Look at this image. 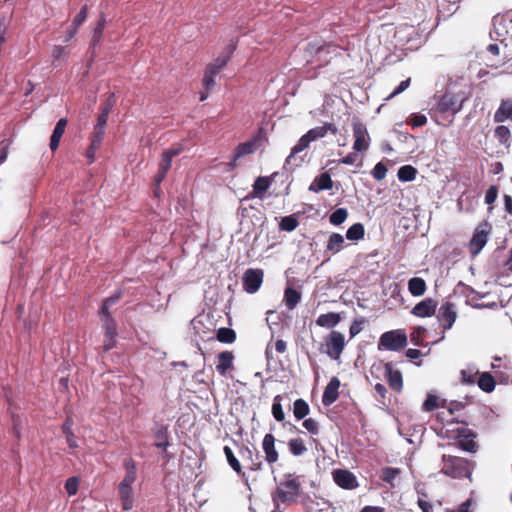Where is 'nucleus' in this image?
I'll list each match as a JSON object with an SVG mask.
<instances>
[{
  "label": "nucleus",
  "mask_w": 512,
  "mask_h": 512,
  "mask_svg": "<svg viewBox=\"0 0 512 512\" xmlns=\"http://www.w3.org/2000/svg\"><path fill=\"white\" fill-rule=\"evenodd\" d=\"M463 99L459 98H439L437 104L431 108L430 115L440 124L442 121L451 122L453 117L462 108Z\"/></svg>",
  "instance_id": "nucleus-4"
},
{
  "label": "nucleus",
  "mask_w": 512,
  "mask_h": 512,
  "mask_svg": "<svg viewBox=\"0 0 512 512\" xmlns=\"http://www.w3.org/2000/svg\"><path fill=\"white\" fill-rule=\"evenodd\" d=\"M283 397L282 395H276L273 399L272 404V415L278 422H283L285 420V413L282 408V402Z\"/></svg>",
  "instance_id": "nucleus-43"
},
{
  "label": "nucleus",
  "mask_w": 512,
  "mask_h": 512,
  "mask_svg": "<svg viewBox=\"0 0 512 512\" xmlns=\"http://www.w3.org/2000/svg\"><path fill=\"white\" fill-rule=\"evenodd\" d=\"M87 18V6H83L79 13L75 16L72 26L78 28Z\"/></svg>",
  "instance_id": "nucleus-60"
},
{
  "label": "nucleus",
  "mask_w": 512,
  "mask_h": 512,
  "mask_svg": "<svg viewBox=\"0 0 512 512\" xmlns=\"http://www.w3.org/2000/svg\"><path fill=\"white\" fill-rule=\"evenodd\" d=\"M352 128L354 137L353 149L360 153L366 152L369 149L371 141L366 125L356 120L353 122Z\"/></svg>",
  "instance_id": "nucleus-9"
},
{
  "label": "nucleus",
  "mask_w": 512,
  "mask_h": 512,
  "mask_svg": "<svg viewBox=\"0 0 512 512\" xmlns=\"http://www.w3.org/2000/svg\"><path fill=\"white\" fill-rule=\"evenodd\" d=\"M470 80L464 76H452L444 81V90L441 96H467L471 93Z\"/></svg>",
  "instance_id": "nucleus-7"
},
{
  "label": "nucleus",
  "mask_w": 512,
  "mask_h": 512,
  "mask_svg": "<svg viewBox=\"0 0 512 512\" xmlns=\"http://www.w3.org/2000/svg\"><path fill=\"white\" fill-rule=\"evenodd\" d=\"M374 389H375L377 395L379 396V402H381L382 404H385V400L387 398V393H388L386 387L381 383H377L374 386Z\"/></svg>",
  "instance_id": "nucleus-62"
},
{
  "label": "nucleus",
  "mask_w": 512,
  "mask_h": 512,
  "mask_svg": "<svg viewBox=\"0 0 512 512\" xmlns=\"http://www.w3.org/2000/svg\"><path fill=\"white\" fill-rule=\"evenodd\" d=\"M344 245V237L339 233H332L327 241L326 251L336 254L344 248Z\"/></svg>",
  "instance_id": "nucleus-32"
},
{
  "label": "nucleus",
  "mask_w": 512,
  "mask_h": 512,
  "mask_svg": "<svg viewBox=\"0 0 512 512\" xmlns=\"http://www.w3.org/2000/svg\"><path fill=\"white\" fill-rule=\"evenodd\" d=\"M276 439L273 434H265L262 440V450L264 452L265 461L273 468V465L279 460V452L275 446Z\"/></svg>",
  "instance_id": "nucleus-16"
},
{
  "label": "nucleus",
  "mask_w": 512,
  "mask_h": 512,
  "mask_svg": "<svg viewBox=\"0 0 512 512\" xmlns=\"http://www.w3.org/2000/svg\"><path fill=\"white\" fill-rule=\"evenodd\" d=\"M475 468L476 462L468 458L449 454H443L441 457L440 473L452 479H467L472 483Z\"/></svg>",
  "instance_id": "nucleus-1"
},
{
  "label": "nucleus",
  "mask_w": 512,
  "mask_h": 512,
  "mask_svg": "<svg viewBox=\"0 0 512 512\" xmlns=\"http://www.w3.org/2000/svg\"><path fill=\"white\" fill-rule=\"evenodd\" d=\"M333 184L334 183L330 174L328 172H324L315 177V179L309 185L308 190L313 193H319L320 191L332 189Z\"/></svg>",
  "instance_id": "nucleus-21"
},
{
  "label": "nucleus",
  "mask_w": 512,
  "mask_h": 512,
  "mask_svg": "<svg viewBox=\"0 0 512 512\" xmlns=\"http://www.w3.org/2000/svg\"><path fill=\"white\" fill-rule=\"evenodd\" d=\"M506 120H512V102L510 100H503L494 114L495 122L500 123Z\"/></svg>",
  "instance_id": "nucleus-30"
},
{
  "label": "nucleus",
  "mask_w": 512,
  "mask_h": 512,
  "mask_svg": "<svg viewBox=\"0 0 512 512\" xmlns=\"http://www.w3.org/2000/svg\"><path fill=\"white\" fill-rule=\"evenodd\" d=\"M455 440V446L465 452L475 454L479 450V444L476 441L477 434L469 428L460 427L452 431Z\"/></svg>",
  "instance_id": "nucleus-5"
},
{
  "label": "nucleus",
  "mask_w": 512,
  "mask_h": 512,
  "mask_svg": "<svg viewBox=\"0 0 512 512\" xmlns=\"http://www.w3.org/2000/svg\"><path fill=\"white\" fill-rule=\"evenodd\" d=\"M102 324V329L104 334H118L117 333V325L114 318H106L100 320Z\"/></svg>",
  "instance_id": "nucleus-55"
},
{
  "label": "nucleus",
  "mask_w": 512,
  "mask_h": 512,
  "mask_svg": "<svg viewBox=\"0 0 512 512\" xmlns=\"http://www.w3.org/2000/svg\"><path fill=\"white\" fill-rule=\"evenodd\" d=\"M223 68L219 66L216 62H211L207 65L204 76H203V86L206 90V93L212 91L215 86V77L219 74V72Z\"/></svg>",
  "instance_id": "nucleus-20"
},
{
  "label": "nucleus",
  "mask_w": 512,
  "mask_h": 512,
  "mask_svg": "<svg viewBox=\"0 0 512 512\" xmlns=\"http://www.w3.org/2000/svg\"><path fill=\"white\" fill-rule=\"evenodd\" d=\"M223 452L225 454L226 460L231 467V469L245 482H248V477L245 471H243V467L240 461L235 456L233 450L229 446H224Z\"/></svg>",
  "instance_id": "nucleus-22"
},
{
  "label": "nucleus",
  "mask_w": 512,
  "mask_h": 512,
  "mask_svg": "<svg viewBox=\"0 0 512 512\" xmlns=\"http://www.w3.org/2000/svg\"><path fill=\"white\" fill-rule=\"evenodd\" d=\"M288 449L289 452L295 457L305 454L308 450L305 441L300 437L291 438L288 441Z\"/></svg>",
  "instance_id": "nucleus-36"
},
{
  "label": "nucleus",
  "mask_w": 512,
  "mask_h": 512,
  "mask_svg": "<svg viewBox=\"0 0 512 512\" xmlns=\"http://www.w3.org/2000/svg\"><path fill=\"white\" fill-rule=\"evenodd\" d=\"M73 419L68 416L62 425V432L65 435L68 446L72 449L78 448L77 438L73 433Z\"/></svg>",
  "instance_id": "nucleus-31"
},
{
  "label": "nucleus",
  "mask_w": 512,
  "mask_h": 512,
  "mask_svg": "<svg viewBox=\"0 0 512 512\" xmlns=\"http://www.w3.org/2000/svg\"><path fill=\"white\" fill-rule=\"evenodd\" d=\"M302 426L309 432L311 435H317L320 431V425L317 420L314 418L304 419Z\"/></svg>",
  "instance_id": "nucleus-54"
},
{
  "label": "nucleus",
  "mask_w": 512,
  "mask_h": 512,
  "mask_svg": "<svg viewBox=\"0 0 512 512\" xmlns=\"http://www.w3.org/2000/svg\"><path fill=\"white\" fill-rule=\"evenodd\" d=\"M348 217V211L345 208L336 209L329 217L331 224L338 226L341 225Z\"/></svg>",
  "instance_id": "nucleus-47"
},
{
  "label": "nucleus",
  "mask_w": 512,
  "mask_h": 512,
  "mask_svg": "<svg viewBox=\"0 0 512 512\" xmlns=\"http://www.w3.org/2000/svg\"><path fill=\"white\" fill-rule=\"evenodd\" d=\"M116 337H117V334H104L103 346H102V350L104 353L110 351L111 349H113L116 346V344H117Z\"/></svg>",
  "instance_id": "nucleus-56"
},
{
  "label": "nucleus",
  "mask_w": 512,
  "mask_h": 512,
  "mask_svg": "<svg viewBox=\"0 0 512 512\" xmlns=\"http://www.w3.org/2000/svg\"><path fill=\"white\" fill-rule=\"evenodd\" d=\"M371 173L375 180L381 181L386 177L387 168L382 162H379L374 166Z\"/></svg>",
  "instance_id": "nucleus-57"
},
{
  "label": "nucleus",
  "mask_w": 512,
  "mask_h": 512,
  "mask_svg": "<svg viewBox=\"0 0 512 512\" xmlns=\"http://www.w3.org/2000/svg\"><path fill=\"white\" fill-rule=\"evenodd\" d=\"M301 300V293L288 287L284 291V302L288 309L293 310Z\"/></svg>",
  "instance_id": "nucleus-37"
},
{
  "label": "nucleus",
  "mask_w": 512,
  "mask_h": 512,
  "mask_svg": "<svg viewBox=\"0 0 512 512\" xmlns=\"http://www.w3.org/2000/svg\"><path fill=\"white\" fill-rule=\"evenodd\" d=\"M216 338L221 343H233L236 340V332L227 327H222L217 330Z\"/></svg>",
  "instance_id": "nucleus-41"
},
{
  "label": "nucleus",
  "mask_w": 512,
  "mask_h": 512,
  "mask_svg": "<svg viewBox=\"0 0 512 512\" xmlns=\"http://www.w3.org/2000/svg\"><path fill=\"white\" fill-rule=\"evenodd\" d=\"M494 136L501 144L508 143L511 133L508 127L504 125L497 126L494 130Z\"/></svg>",
  "instance_id": "nucleus-48"
},
{
  "label": "nucleus",
  "mask_w": 512,
  "mask_h": 512,
  "mask_svg": "<svg viewBox=\"0 0 512 512\" xmlns=\"http://www.w3.org/2000/svg\"><path fill=\"white\" fill-rule=\"evenodd\" d=\"M66 126L67 119L65 118L59 119V121L56 123V126L50 138V148L52 151H55L58 148L60 140L65 132Z\"/></svg>",
  "instance_id": "nucleus-26"
},
{
  "label": "nucleus",
  "mask_w": 512,
  "mask_h": 512,
  "mask_svg": "<svg viewBox=\"0 0 512 512\" xmlns=\"http://www.w3.org/2000/svg\"><path fill=\"white\" fill-rule=\"evenodd\" d=\"M460 374H461V382L463 384L471 385V384L476 383V377H477V375H479V372L468 368V369L461 370Z\"/></svg>",
  "instance_id": "nucleus-50"
},
{
  "label": "nucleus",
  "mask_w": 512,
  "mask_h": 512,
  "mask_svg": "<svg viewBox=\"0 0 512 512\" xmlns=\"http://www.w3.org/2000/svg\"><path fill=\"white\" fill-rule=\"evenodd\" d=\"M385 370V378L389 385V387L397 392L400 393L403 390V376L402 373L394 369V365L392 362H387L384 365Z\"/></svg>",
  "instance_id": "nucleus-17"
},
{
  "label": "nucleus",
  "mask_w": 512,
  "mask_h": 512,
  "mask_svg": "<svg viewBox=\"0 0 512 512\" xmlns=\"http://www.w3.org/2000/svg\"><path fill=\"white\" fill-rule=\"evenodd\" d=\"M332 477L336 485L342 489L354 490L359 487L356 476L348 469H334Z\"/></svg>",
  "instance_id": "nucleus-13"
},
{
  "label": "nucleus",
  "mask_w": 512,
  "mask_h": 512,
  "mask_svg": "<svg viewBox=\"0 0 512 512\" xmlns=\"http://www.w3.org/2000/svg\"><path fill=\"white\" fill-rule=\"evenodd\" d=\"M437 307V300L427 297L412 308L411 314L418 318L432 317L436 314Z\"/></svg>",
  "instance_id": "nucleus-14"
},
{
  "label": "nucleus",
  "mask_w": 512,
  "mask_h": 512,
  "mask_svg": "<svg viewBox=\"0 0 512 512\" xmlns=\"http://www.w3.org/2000/svg\"><path fill=\"white\" fill-rule=\"evenodd\" d=\"M437 319L443 328V332L451 329L457 319L455 304L450 301L442 303L438 310Z\"/></svg>",
  "instance_id": "nucleus-12"
},
{
  "label": "nucleus",
  "mask_w": 512,
  "mask_h": 512,
  "mask_svg": "<svg viewBox=\"0 0 512 512\" xmlns=\"http://www.w3.org/2000/svg\"><path fill=\"white\" fill-rule=\"evenodd\" d=\"M155 438H156V442L154 444L155 447L158 449H161L164 452L165 458H169L170 455L167 452V447L170 444L169 440H168V428L165 426L160 427L155 432Z\"/></svg>",
  "instance_id": "nucleus-29"
},
{
  "label": "nucleus",
  "mask_w": 512,
  "mask_h": 512,
  "mask_svg": "<svg viewBox=\"0 0 512 512\" xmlns=\"http://www.w3.org/2000/svg\"><path fill=\"white\" fill-rule=\"evenodd\" d=\"M328 133L336 135L338 133L337 127L332 123H325L322 126L310 129L307 132V137H310L312 141L325 137Z\"/></svg>",
  "instance_id": "nucleus-25"
},
{
  "label": "nucleus",
  "mask_w": 512,
  "mask_h": 512,
  "mask_svg": "<svg viewBox=\"0 0 512 512\" xmlns=\"http://www.w3.org/2000/svg\"><path fill=\"white\" fill-rule=\"evenodd\" d=\"M67 54L68 53H67L66 49L60 45L55 46L52 51V57H53L54 61L61 60L62 58L66 57Z\"/></svg>",
  "instance_id": "nucleus-63"
},
{
  "label": "nucleus",
  "mask_w": 512,
  "mask_h": 512,
  "mask_svg": "<svg viewBox=\"0 0 512 512\" xmlns=\"http://www.w3.org/2000/svg\"><path fill=\"white\" fill-rule=\"evenodd\" d=\"M120 293L110 296L108 298H105L102 301L100 310H99V318L100 320L106 319V318H113L112 314L109 311V308L115 305L118 300L120 299Z\"/></svg>",
  "instance_id": "nucleus-34"
},
{
  "label": "nucleus",
  "mask_w": 512,
  "mask_h": 512,
  "mask_svg": "<svg viewBox=\"0 0 512 512\" xmlns=\"http://www.w3.org/2000/svg\"><path fill=\"white\" fill-rule=\"evenodd\" d=\"M326 354L333 360H338L345 348L344 335L336 330L329 333L325 340Z\"/></svg>",
  "instance_id": "nucleus-10"
},
{
  "label": "nucleus",
  "mask_w": 512,
  "mask_h": 512,
  "mask_svg": "<svg viewBox=\"0 0 512 512\" xmlns=\"http://www.w3.org/2000/svg\"><path fill=\"white\" fill-rule=\"evenodd\" d=\"M341 320V317L338 313L329 312L326 314H321L316 319V324L320 327L333 328L335 327Z\"/></svg>",
  "instance_id": "nucleus-33"
},
{
  "label": "nucleus",
  "mask_w": 512,
  "mask_h": 512,
  "mask_svg": "<svg viewBox=\"0 0 512 512\" xmlns=\"http://www.w3.org/2000/svg\"><path fill=\"white\" fill-rule=\"evenodd\" d=\"M399 468L385 467L382 469L381 479L389 484H392L393 480L400 474Z\"/></svg>",
  "instance_id": "nucleus-49"
},
{
  "label": "nucleus",
  "mask_w": 512,
  "mask_h": 512,
  "mask_svg": "<svg viewBox=\"0 0 512 512\" xmlns=\"http://www.w3.org/2000/svg\"><path fill=\"white\" fill-rule=\"evenodd\" d=\"M301 493L302 483L300 476L294 473H286L284 479L272 492L271 497L275 507L278 508L279 504L292 505L297 503Z\"/></svg>",
  "instance_id": "nucleus-2"
},
{
  "label": "nucleus",
  "mask_w": 512,
  "mask_h": 512,
  "mask_svg": "<svg viewBox=\"0 0 512 512\" xmlns=\"http://www.w3.org/2000/svg\"><path fill=\"white\" fill-rule=\"evenodd\" d=\"M439 406V398L434 394H428L426 400L422 405V409L424 411L430 412L437 409Z\"/></svg>",
  "instance_id": "nucleus-52"
},
{
  "label": "nucleus",
  "mask_w": 512,
  "mask_h": 512,
  "mask_svg": "<svg viewBox=\"0 0 512 512\" xmlns=\"http://www.w3.org/2000/svg\"><path fill=\"white\" fill-rule=\"evenodd\" d=\"M408 291L414 297L423 296L427 290L426 282L423 278L413 277L408 281Z\"/></svg>",
  "instance_id": "nucleus-27"
},
{
  "label": "nucleus",
  "mask_w": 512,
  "mask_h": 512,
  "mask_svg": "<svg viewBox=\"0 0 512 512\" xmlns=\"http://www.w3.org/2000/svg\"><path fill=\"white\" fill-rule=\"evenodd\" d=\"M312 142L310 137H307V133L304 134L296 143V145L291 149L290 154L285 160V165L289 166H300L304 159L303 157L298 158V154L309 147V144Z\"/></svg>",
  "instance_id": "nucleus-15"
},
{
  "label": "nucleus",
  "mask_w": 512,
  "mask_h": 512,
  "mask_svg": "<svg viewBox=\"0 0 512 512\" xmlns=\"http://www.w3.org/2000/svg\"><path fill=\"white\" fill-rule=\"evenodd\" d=\"M272 184V179L267 176L258 177L253 184V197L262 199L265 192L269 189Z\"/></svg>",
  "instance_id": "nucleus-28"
},
{
  "label": "nucleus",
  "mask_w": 512,
  "mask_h": 512,
  "mask_svg": "<svg viewBox=\"0 0 512 512\" xmlns=\"http://www.w3.org/2000/svg\"><path fill=\"white\" fill-rule=\"evenodd\" d=\"M491 231L492 225L487 220L480 222L476 226L472 238L468 243L469 252L473 257L477 256L482 251L488 241Z\"/></svg>",
  "instance_id": "nucleus-6"
},
{
  "label": "nucleus",
  "mask_w": 512,
  "mask_h": 512,
  "mask_svg": "<svg viewBox=\"0 0 512 512\" xmlns=\"http://www.w3.org/2000/svg\"><path fill=\"white\" fill-rule=\"evenodd\" d=\"M218 363L216 365V370L220 375L225 376L228 370L234 368L233 360L234 355L231 351H223L217 355Z\"/></svg>",
  "instance_id": "nucleus-24"
},
{
  "label": "nucleus",
  "mask_w": 512,
  "mask_h": 512,
  "mask_svg": "<svg viewBox=\"0 0 512 512\" xmlns=\"http://www.w3.org/2000/svg\"><path fill=\"white\" fill-rule=\"evenodd\" d=\"M365 235V229L363 224L355 223L350 226L346 232V238L351 241H359Z\"/></svg>",
  "instance_id": "nucleus-40"
},
{
  "label": "nucleus",
  "mask_w": 512,
  "mask_h": 512,
  "mask_svg": "<svg viewBox=\"0 0 512 512\" xmlns=\"http://www.w3.org/2000/svg\"><path fill=\"white\" fill-rule=\"evenodd\" d=\"M236 49V45L235 43H230L229 45H227L223 52L221 53L220 56H218L214 62H216L219 66H221L222 68H224L226 66V64L228 63V61L230 60L232 54L234 53Z\"/></svg>",
  "instance_id": "nucleus-44"
},
{
  "label": "nucleus",
  "mask_w": 512,
  "mask_h": 512,
  "mask_svg": "<svg viewBox=\"0 0 512 512\" xmlns=\"http://www.w3.org/2000/svg\"><path fill=\"white\" fill-rule=\"evenodd\" d=\"M407 345V335L402 330L384 332L379 339L378 349L399 351Z\"/></svg>",
  "instance_id": "nucleus-8"
},
{
  "label": "nucleus",
  "mask_w": 512,
  "mask_h": 512,
  "mask_svg": "<svg viewBox=\"0 0 512 512\" xmlns=\"http://www.w3.org/2000/svg\"><path fill=\"white\" fill-rule=\"evenodd\" d=\"M418 507L422 510V512H433V504L422 497H419L417 500Z\"/></svg>",
  "instance_id": "nucleus-64"
},
{
  "label": "nucleus",
  "mask_w": 512,
  "mask_h": 512,
  "mask_svg": "<svg viewBox=\"0 0 512 512\" xmlns=\"http://www.w3.org/2000/svg\"><path fill=\"white\" fill-rule=\"evenodd\" d=\"M239 453L242 457L250 461V471L257 472L263 470V461L261 460V456L259 455L258 451H255L254 454L253 450L250 447L246 445H241Z\"/></svg>",
  "instance_id": "nucleus-19"
},
{
  "label": "nucleus",
  "mask_w": 512,
  "mask_h": 512,
  "mask_svg": "<svg viewBox=\"0 0 512 512\" xmlns=\"http://www.w3.org/2000/svg\"><path fill=\"white\" fill-rule=\"evenodd\" d=\"M365 319L362 318L360 320H354L349 328L350 337L353 338L358 335L362 330V325L364 324Z\"/></svg>",
  "instance_id": "nucleus-61"
},
{
  "label": "nucleus",
  "mask_w": 512,
  "mask_h": 512,
  "mask_svg": "<svg viewBox=\"0 0 512 512\" xmlns=\"http://www.w3.org/2000/svg\"><path fill=\"white\" fill-rule=\"evenodd\" d=\"M477 384L482 391L491 393L495 389L496 382L490 373L484 372L479 374Z\"/></svg>",
  "instance_id": "nucleus-35"
},
{
  "label": "nucleus",
  "mask_w": 512,
  "mask_h": 512,
  "mask_svg": "<svg viewBox=\"0 0 512 512\" xmlns=\"http://www.w3.org/2000/svg\"><path fill=\"white\" fill-rule=\"evenodd\" d=\"M417 169L411 165H404L399 168L397 176L400 181L409 182L413 181L416 177Z\"/></svg>",
  "instance_id": "nucleus-42"
},
{
  "label": "nucleus",
  "mask_w": 512,
  "mask_h": 512,
  "mask_svg": "<svg viewBox=\"0 0 512 512\" xmlns=\"http://www.w3.org/2000/svg\"><path fill=\"white\" fill-rule=\"evenodd\" d=\"M339 387L340 380L337 377H333L326 385L322 395V403L324 406H330L338 399Z\"/></svg>",
  "instance_id": "nucleus-18"
},
{
  "label": "nucleus",
  "mask_w": 512,
  "mask_h": 512,
  "mask_svg": "<svg viewBox=\"0 0 512 512\" xmlns=\"http://www.w3.org/2000/svg\"><path fill=\"white\" fill-rule=\"evenodd\" d=\"M126 475L118 486L119 499L122 509L130 511L134 506V492L132 485L136 480L137 469L136 464L132 458H128L124 462Z\"/></svg>",
  "instance_id": "nucleus-3"
},
{
  "label": "nucleus",
  "mask_w": 512,
  "mask_h": 512,
  "mask_svg": "<svg viewBox=\"0 0 512 512\" xmlns=\"http://www.w3.org/2000/svg\"><path fill=\"white\" fill-rule=\"evenodd\" d=\"M498 197V188L495 185H491L486 193H485V203L489 205L488 211L491 212L493 210L492 204L496 201Z\"/></svg>",
  "instance_id": "nucleus-51"
},
{
  "label": "nucleus",
  "mask_w": 512,
  "mask_h": 512,
  "mask_svg": "<svg viewBox=\"0 0 512 512\" xmlns=\"http://www.w3.org/2000/svg\"><path fill=\"white\" fill-rule=\"evenodd\" d=\"M263 279L264 271L262 269L249 268L242 277L243 289L247 293L254 294L260 289Z\"/></svg>",
  "instance_id": "nucleus-11"
},
{
  "label": "nucleus",
  "mask_w": 512,
  "mask_h": 512,
  "mask_svg": "<svg viewBox=\"0 0 512 512\" xmlns=\"http://www.w3.org/2000/svg\"><path fill=\"white\" fill-rule=\"evenodd\" d=\"M298 226V220L294 215L285 216L281 219L279 223V228L282 231L292 232Z\"/></svg>",
  "instance_id": "nucleus-46"
},
{
  "label": "nucleus",
  "mask_w": 512,
  "mask_h": 512,
  "mask_svg": "<svg viewBox=\"0 0 512 512\" xmlns=\"http://www.w3.org/2000/svg\"><path fill=\"white\" fill-rule=\"evenodd\" d=\"M172 158L169 157L168 153L163 152L161 156V161L159 163V171L168 173L171 168Z\"/></svg>",
  "instance_id": "nucleus-59"
},
{
  "label": "nucleus",
  "mask_w": 512,
  "mask_h": 512,
  "mask_svg": "<svg viewBox=\"0 0 512 512\" xmlns=\"http://www.w3.org/2000/svg\"><path fill=\"white\" fill-rule=\"evenodd\" d=\"M426 332L427 330L423 326L414 327L410 334L412 343L416 346H423Z\"/></svg>",
  "instance_id": "nucleus-45"
},
{
  "label": "nucleus",
  "mask_w": 512,
  "mask_h": 512,
  "mask_svg": "<svg viewBox=\"0 0 512 512\" xmlns=\"http://www.w3.org/2000/svg\"><path fill=\"white\" fill-rule=\"evenodd\" d=\"M407 123L413 128L422 127L427 123V118L423 114H412Z\"/></svg>",
  "instance_id": "nucleus-58"
},
{
  "label": "nucleus",
  "mask_w": 512,
  "mask_h": 512,
  "mask_svg": "<svg viewBox=\"0 0 512 512\" xmlns=\"http://www.w3.org/2000/svg\"><path fill=\"white\" fill-rule=\"evenodd\" d=\"M80 480L78 477H70L66 480L65 490L69 496L77 494Z\"/></svg>",
  "instance_id": "nucleus-53"
},
{
  "label": "nucleus",
  "mask_w": 512,
  "mask_h": 512,
  "mask_svg": "<svg viewBox=\"0 0 512 512\" xmlns=\"http://www.w3.org/2000/svg\"><path fill=\"white\" fill-rule=\"evenodd\" d=\"M259 137H253L252 139L240 143L235 148L233 154H234V162H236L238 159L250 155L254 153L258 147Z\"/></svg>",
  "instance_id": "nucleus-23"
},
{
  "label": "nucleus",
  "mask_w": 512,
  "mask_h": 512,
  "mask_svg": "<svg viewBox=\"0 0 512 512\" xmlns=\"http://www.w3.org/2000/svg\"><path fill=\"white\" fill-rule=\"evenodd\" d=\"M114 104H115V101L112 98H107L106 99V101L100 107L101 112H100V114H99V116L97 118L96 125H100L102 127H106L110 111L112 110Z\"/></svg>",
  "instance_id": "nucleus-38"
},
{
  "label": "nucleus",
  "mask_w": 512,
  "mask_h": 512,
  "mask_svg": "<svg viewBox=\"0 0 512 512\" xmlns=\"http://www.w3.org/2000/svg\"><path fill=\"white\" fill-rule=\"evenodd\" d=\"M310 412L308 403L302 399H296L293 403V414L297 420L304 419Z\"/></svg>",
  "instance_id": "nucleus-39"
}]
</instances>
